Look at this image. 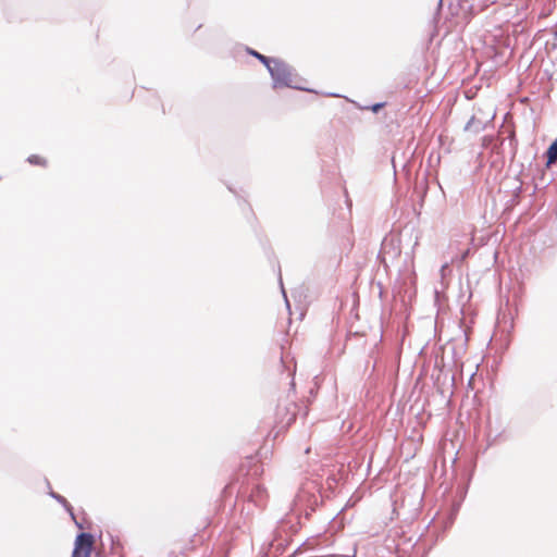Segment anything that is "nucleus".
Listing matches in <instances>:
<instances>
[{
    "instance_id": "nucleus-4",
    "label": "nucleus",
    "mask_w": 557,
    "mask_h": 557,
    "mask_svg": "<svg viewBox=\"0 0 557 557\" xmlns=\"http://www.w3.org/2000/svg\"><path fill=\"white\" fill-rule=\"evenodd\" d=\"M27 161L33 165L46 166L47 160L39 154H32L27 158Z\"/></svg>"
},
{
    "instance_id": "nucleus-2",
    "label": "nucleus",
    "mask_w": 557,
    "mask_h": 557,
    "mask_svg": "<svg viewBox=\"0 0 557 557\" xmlns=\"http://www.w3.org/2000/svg\"><path fill=\"white\" fill-rule=\"evenodd\" d=\"M269 71L276 84L281 86H290L293 82V74L285 63L273 61V66L271 65Z\"/></svg>"
},
{
    "instance_id": "nucleus-1",
    "label": "nucleus",
    "mask_w": 557,
    "mask_h": 557,
    "mask_svg": "<svg viewBox=\"0 0 557 557\" xmlns=\"http://www.w3.org/2000/svg\"><path fill=\"white\" fill-rule=\"evenodd\" d=\"M95 539L90 533H79L74 542L71 557H91Z\"/></svg>"
},
{
    "instance_id": "nucleus-5",
    "label": "nucleus",
    "mask_w": 557,
    "mask_h": 557,
    "mask_svg": "<svg viewBox=\"0 0 557 557\" xmlns=\"http://www.w3.org/2000/svg\"><path fill=\"white\" fill-rule=\"evenodd\" d=\"M249 52H250V54L256 57L258 60H260L268 69L271 66V60L269 58H267L265 55L260 54L259 52L253 51V50H250Z\"/></svg>"
},
{
    "instance_id": "nucleus-6",
    "label": "nucleus",
    "mask_w": 557,
    "mask_h": 557,
    "mask_svg": "<svg viewBox=\"0 0 557 557\" xmlns=\"http://www.w3.org/2000/svg\"><path fill=\"white\" fill-rule=\"evenodd\" d=\"M382 107H383V104H382V103L375 104V106L373 107V111H374V112H376V111H379Z\"/></svg>"
},
{
    "instance_id": "nucleus-3",
    "label": "nucleus",
    "mask_w": 557,
    "mask_h": 557,
    "mask_svg": "<svg viewBox=\"0 0 557 557\" xmlns=\"http://www.w3.org/2000/svg\"><path fill=\"white\" fill-rule=\"evenodd\" d=\"M557 161V139L549 146L547 150V162L554 163Z\"/></svg>"
}]
</instances>
